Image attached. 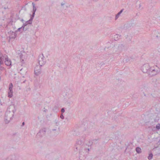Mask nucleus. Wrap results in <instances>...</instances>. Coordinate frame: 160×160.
Listing matches in <instances>:
<instances>
[{
	"label": "nucleus",
	"instance_id": "1",
	"mask_svg": "<svg viewBox=\"0 0 160 160\" xmlns=\"http://www.w3.org/2000/svg\"><path fill=\"white\" fill-rule=\"evenodd\" d=\"M5 63L7 66H10L11 64V61L8 58L7 56L6 58H5Z\"/></svg>",
	"mask_w": 160,
	"mask_h": 160
},
{
	"label": "nucleus",
	"instance_id": "2",
	"mask_svg": "<svg viewBox=\"0 0 160 160\" xmlns=\"http://www.w3.org/2000/svg\"><path fill=\"white\" fill-rule=\"evenodd\" d=\"M12 90L9 91V92L8 93V96L11 98L12 96Z\"/></svg>",
	"mask_w": 160,
	"mask_h": 160
},
{
	"label": "nucleus",
	"instance_id": "3",
	"mask_svg": "<svg viewBox=\"0 0 160 160\" xmlns=\"http://www.w3.org/2000/svg\"><path fill=\"white\" fill-rule=\"evenodd\" d=\"M13 85L12 83L10 84L9 85V91L12 90V88Z\"/></svg>",
	"mask_w": 160,
	"mask_h": 160
},
{
	"label": "nucleus",
	"instance_id": "4",
	"mask_svg": "<svg viewBox=\"0 0 160 160\" xmlns=\"http://www.w3.org/2000/svg\"><path fill=\"white\" fill-rule=\"evenodd\" d=\"M136 151L138 153H140L141 152V149L140 148L138 147L136 149Z\"/></svg>",
	"mask_w": 160,
	"mask_h": 160
},
{
	"label": "nucleus",
	"instance_id": "5",
	"mask_svg": "<svg viewBox=\"0 0 160 160\" xmlns=\"http://www.w3.org/2000/svg\"><path fill=\"white\" fill-rule=\"evenodd\" d=\"M122 10H121L120 12H118V14L116 15V19H117L118 17V16L121 14V13L122 12Z\"/></svg>",
	"mask_w": 160,
	"mask_h": 160
},
{
	"label": "nucleus",
	"instance_id": "6",
	"mask_svg": "<svg viewBox=\"0 0 160 160\" xmlns=\"http://www.w3.org/2000/svg\"><path fill=\"white\" fill-rule=\"evenodd\" d=\"M152 157V154H150L149 155V156L148 157V158L149 159H151Z\"/></svg>",
	"mask_w": 160,
	"mask_h": 160
},
{
	"label": "nucleus",
	"instance_id": "7",
	"mask_svg": "<svg viewBox=\"0 0 160 160\" xmlns=\"http://www.w3.org/2000/svg\"><path fill=\"white\" fill-rule=\"evenodd\" d=\"M156 128L158 129H159L160 128V124H158L156 126Z\"/></svg>",
	"mask_w": 160,
	"mask_h": 160
},
{
	"label": "nucleus",
	"instance_id": "8",
	"mask_svg": "<svg viewBox=\"0 0 160 160\" xmlns=\"http://www.w3.org/2000/svg\"><path fill=\"white\" fill-rule=\"evenodd\" d=\"M60 117L62 119H63V118H64V116L63 115H61V116H60Z\"/></svg>",
	"mask_w": 160,
	"mask_h": 160
},
{
	"label": "nucleus",
	"instance_id": "9",
	"mask_svg": "<svg viewBox=\"0 0 160 160\" xmlns=\"http://www.w3.org/2000/svg\"><path fill=\"white\" fill-rule=\"evenodd\" d=\"M61 112H64V109L63 108H62L61 110Z\"/></svg>",
	"mask_w": 160,
	"mask_h": 160
},
{
	"label": "nucleus",
	"instance_id": "10",
	"mask_svg": "<svg viewBox=\"0 0 160 160\" xmlns=\"http://www.w3.org/2000/svg\"><path fill=\"white\" fill-rule=\"evenodd\" d=\"M22 125H24V122H23L22 123Z\"/></svg>",
	"mask_w": 160,
	"mask_h": 160
}]
</instances>
